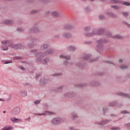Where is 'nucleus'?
I'll return each mask as SVG.
<instances>
[{"label":"nucleus","instance_id":"nucleus-22","mask_svg":"<svg viewBox=\"0 0 130 130\" xmlns=\"http://www.w3.org/2000/svg\"><path fill=\"white\" fill-rule=\"evenodd\" d=\"M32 28L35 30V33H38L41 31V29L37 27V25H35V26L32 27Z\"/></svg>","mask_w":130,"mask_h":130},{"label":"nucleus","instance_id":"nucleus-58","mask_svg":"<svg viewBox=\"0 0 130 130\" xmlns=\"http://www.w3.org/2000/svg\"><path fill=\"white\" fill-rule=\"evenodd\" d=\"M118 61H119V62L121 63L122 62V59H119V60Z\"/></svg>","mask_w":130,"mask_h":130},{"label":"nucleus","instance_id":"nucleus-14","mask_svg":"<svg viewBox=\"0 0 130 130\" xmlns=\"http://www.w3.org/2000/svg\"><path fill=\"white\" fill-rule=\"evenodd\" d=\"M76 49V48L75 47V46L73 45H70L68 46V47L67 48V50L71 52L75 51Z\"/></svg>","mask_w":130,"mask_h":130},{"label":"nucleus","instance_id":"nucleus-37","mask_svg":"<svg viewBox=\"0 0 130 130\" xmlns=\"http://www.w3.org/2000/svg\"><path fill=\"white\" fill-rule=\"evenodd\" d=\"M113 38L114 39H120L121 38V37H120V36H119L118 35H117L116 36H114V37H113Z\"/></svg>","mask_w":130,"mask_h":130},{"label":"nucleus","instance_id":"nucleus-33","mask_svg":"<svg viewBox=\"0 0 130 130\" xmlns=\"http://www.w3.org/2000/svg\"><path fill=\"white\" fill-rule=\"evenodd\" d=\"M23 31H24V28H23L19 27L17 28V31L23 32Z\"/></svg>","mask_w":130,"mask_h":130},{"label":"nucleus","instance_id":"nucleus-35","mask_svg":"<svg viewBox=\"0 0 130 130\" xmlns=\"http://www.w3.org/2000/svg\"><path fill=\"white\" fill-rule=\"evenodd\" d=\"M62 86L57 87V92H61L62 91Z\"/></svg>","mask_w":130,"mask_h":130},{"label":"nucleus","instance_id":"nucleus-26","mask_svg":"<svg viewBox=\"0 0 130 130\" xmlns=\"http://www.w3.org/2000/svg\"><path fill=\"white\" fill-rule=\"evenodd\" d=\"M34 47H35V45L34 44V42H31L27 45V48H29L30 49Z\"/></svg>","mask_w":130,"mask_h":130},{"label":"nucleus","instance_id":"nucleus-25","mask_svg":"<svg viewBox=\"0 0 130 130\" xmlns=\"http://www.w3.org/2000/svg\"><path fill=\"white\" fill-rule=\"evenodd\" d=\"M111 8H112V9H113L116 10H118L120 9V7H119V6H116V5L111 6Z\"/></svg>","mask_w":130,"mask_h":130},{"label":"nucleus","instance_id":"nucleus-12","mask_svg":"<svg viewBox=\"0 0 130 130\" xmlns=\"http://www.w3.org/2000/svg\"><path fill=\"white\" fill-rule=\"evenodd\" d=\"M48 83V80H46L45 78H41L40 80V84L41 85H44Z\"/></svg>","mask_w":130,"mask_h":130},{"label":"nucleus","instance_id":"nucleus-8","mask_svg":"<svg viewBox=\"0 0 130 130\" xmlns=\"http://www.w3.org/2000/svg\"><path fill=\"white\" fill-rule=\"evenodd\" d=\"M19 95L20 98L26 97L27 95V91L25 89H21L19 90Z\"/></svg>","mask_w":130,"mask_h":130},{"label":"nucleus","instance_id":"nucleus-31","mask_svg":"<svg viewBox=\"0 0 130 130\" xmlns=\"http://www.w3.org/2000/svg\"><path fill=\"white\" fill-rule=\"evenodd\" d=\"M90 29H91L90 26H86L84 28L85 31L86 32L90 31Z\"/></svg>","mask_w":130,"mask_h":130},{"label":"nucleus","instance_id":"nucleus-20","mask_svg":"<svg viewBox=\"0 0 130 130\" xmlns=\"http://www.w3.org/2000/svg\"><path fill=\"white\" fill-rule=\"evenodd\" d=\"M90 58V54H85L84 56H83V59L85 60H88Z\"/></svg>","mask_w":130,"mask_h":130},{"label":"nucleus","instance_id":"nucleus-6","mask_svg":"<svg viewBox=\"0 0 130 130\" xmlns=\"http://www.w3.org/2000/svg\"><path fill=\"white\" fill-rule=\"evenodd\" d=\"M20 113V107H15L12 109V110L10 112V114L12 116L18 115Z\"/></svg>","mask_w":130,"mask_h":130},{"label":"nucleus","instance_id":"nucleus-60","mask_svg":"<svg viewBox=\"0 0 130 130\" xmlns=\"http://www.w3.org/2000/svg\"><path fill=\"white\" fill-rule=\"evenodd\" d=\"M108 63H109L110 64H113V63H112V62H111V61H108Z\"/></svg>","mask_w":130,"mask_h":130},{"label":"nucleus","instance_id":"nucleus-40","mask_svg":"<svg viewBox=\"0 0 130 130\" xmlns=\"http://www.w3.org/2000/svg\"><path fill=\"white\" fill-rule=\"evenodd\" d=\"M122 14H123V16H124L125 17H126L128 16V13L127 12H123L122 13Z\"/></svg>","mask_w":130,"mask_h":130},{"label":"nucleus","instance_id":"nucleus-43","mask_svg":"<svg viewBox=\"0 0 130 130\" xmlns=\"http://www.w3.org/2000/svg\"><path fill=\"white\" fill-rule=\"evenodd\" d=\"M58 76H61V73H55V74H52V76H54V77H56Z\"/></svg>","mask_w":130,"mask_h":130},{"label":"nucleus","instance_id":"nucleus-45","mask_svg":"<svg viewBox=\"0 0 130 130\" xmlns=\"http://www.w3.org/2000/svg\"><path fill=\"white\" fill-rule=\"evenodd\" d=\"M69 64V62H68V61H64V62H63V64H64L66 66H68Z\"/></svg>","mask_w":130,"mask_h":130},{"label":"nucleus","instance_id":"nucleus-57","mask_svg":"<svg viewBox=\"0 0 130 130\" xmlns=\"http://www.w3.org/2000/svg\"><path fill=\"white\" fill-rule=\"evenodd\" d=\"M21 70H24V68L23 67H20Z\"/></svg>","mask_w":130,"mask_h":130},{"label":"nucleus","instance_id":"nucleus-51","mask_svg":"<svg viewBox=\"0 0 130 130\" xmlns=\"http://www.w3.org/2000/svg\"><path fill=\"white\" fill-rule=\"evenodd\" d=\"M37 13V11L36 10H34L32 11H31V14H36Z\"/></svg>","mask_w":130,"mask_h":130},{"label":"nucleus","instance_id":"nucleus-32","mask_svg":"<svg viewBox=\"0 0 130 130\" xmlns=\"http://www.w3.org/2000/svg\"><path fill=\"white\" fill-rule=\"evenodd\" d=\"M29 33L30 34V33H37V32H35V29H34V28L31 27L29 29Z\"/></svg>","mask_w":130,"mask_h":130},{"label":"nucleus","instance_id":"nucleus-3","mask_svg":"<svg viewBox=\"0 0 130 130\" xmlns=\"http://www.w3.org/2000/svg\"><path fill=\"white\" fill-rule=\"evenodd\" d=\"M108 42L106 39H99L96 41V51L99 53L103 52V44Z\"/></svg>","mask_w":130,"mask_h":130},{"label":"nucleus","instance_id":"nucleus-39","mask_svg":"<svg viewBox=\"0 0 130 130\" xmlns=\"http://www.w3.org/2000/svg\"><path fill=\"white\" fill-rule=\"evenodd\" d=\"M111 129L112 130H120V128L118 127H113L111 128Z\"/></svg>","mask_w":130,"mask_h":130},{"label":"nucleus","instance_id":"nucleus-36","mask_svg":"<svg viewBox=\"0 0 130 130\" xmlns=\"http://www.w3.org/2000/svg\"><path fill=\"white\" fill-rule=\"evenodd\" d=\"M117 103L115 102H113L110 103V106H115V105H116Z\"/></svg>","mask_w":130,"mask_h":130},{"label":"nucleus","instance_id":"nucleus-29","mask_svg":"<svg viewBox=\"0 0 130 130\" xmlns=\"http://www.w3.org/2000/svg\"><path fill=\"white\" fill-rule=\"evenodd\" d=\"M70 28H72V26H71L69 24H66L64 25V29H70Z\"/></svg>","mask_w":130,"mask_h":130},{"label":"nucleus","instance_id":"nucleus-19","mask_svg":"<svg viewBox=\"0 0 130 130\" xmlns=\"http://www.w3.org/2000/svg\"><path fill=\"white\" fill-rule=\"evenodd\" d=\"M123 2L121 0H111V4H121Z\"/></svg>","mask_w":130,"mask_h":130},{"label":"nucleus","instance_id":"nucleus-38","mask_svg":"<svg viewBox=\"0 0 130 130\" xmlns=\"http://www.w3.org/2000/svg\"><path fill=\"white\" fill-rule=\"evenodd\" d=\"M68 129L69 130H79V129H77L75 127H72V126H70L68 128Z\"/></svg>","mask_w":130,"mask_h":130},{"label":"nucleus","instance_id":"nucleus-41","mask_svg":"<svg viewBox=\"0 0 130 130\" xmlns=\"http://www.w3.org/2000/svg\"><path fill=\"white\" fill-rule=\"evenodd\" d=\"M41 102V101L40 100H37V101H35V102H34V104H35V105H38L39 104V103Z\"/></svg>","mask_w":130,"mask_h":130},{"label":"nucleus","instance_id":"nucleus-63","mask_svg":"<svg viewBox=\"0 0 130 130\" xmlns=\"http://www.w3.org/2000/svg\"><path fill=\"white\" fill-rule=\"evenodd\" d=\"M90 2H93L95 0H90Z\"/></svg>","mask_w":130,"mask_h":130},{"label":"nucleus","instance_id":"nucleus-7","mask_svg":"<svg viewBox=\"0 0 130 130\" xmlns=\"http://www.w3.org/2000/svg\"><path fill=\"white\" fill-rule=\"evenodd\" d=\"M110 122H111L110 119H105L100 122H95V124L103 126V125H106L107 123H109Z\"/></svg>","mask_w":130,"mask_h":130},{"label":"nucleus","instance_id":"nucleus-24","mask_svg":"<svg viewBox=\"0 0 130 130\" xmlns=\"http://www.w3.org/2000/svg\"><path fill=\"white\" fill-rule=\"evenodd\" d=\"M76 65V67H78L80 68H82L83 67L82 62H81V61H79V62H77Z\"/></svg>","mask_w":130,"mask_h":130},{"label":"nucleus","instance_id":"nucleus-47","mask_svg":"<svg viewBox=\"0 0 130 130\" xmlns=\"http://www.w3.org/2000/svg\"><path fill=\"white\" fill-rule=\"evenodd\" d=\"M128 112L125 111V110L121 111V114H128Z\"/></svg>","mask_w":130,"mask_h":130},{"label":"nucleus","instance_id":"nucleus-50","mask_svg":"<svg viewBox=\"0 0 130 130\" xmlns=\"http://www.w3.org/2000/svg\"><path fill=\"white\" fill-rule=\"evenodd\" d=\"M21 58H20V57H14V60H20Z\"/></svg>","mask_w":130,"mask_h":130},{"label":"nucleus","instance_id":"nucleus-28","mask_svg":"<svg viewBox=\"0 0 130 130\" xmlns=\"http://www.w3.org/2000/svg\"><path fill=\"white\" fill-rule=\"evenodd\" d=\"M71 95H72V92H66V93H64V97L69 98L70 96Z\"/></svg>","mask_w":130,"mask_h":130},{"label":"nucleus","instance_id":"nucleus-30","mask_svg":"<svg viewBox=\"0 0 130 130\" xmlns=\"http://www.w3.org/2000/svg\"><path fill=\"white\" fill-rule=\"evenodd\" d=\"M119 68L121 70H125L126 69H127V66H125V65H121V66H119Z\"/></svg>","mask_w":130,"mask_h":130},{"label":"nucleus","instance_id":"nucleus-23","mask_svg":"<svg viewBox=\"0 0 130 130\" xmlns=\"http://www.w3.org/2000/svg\"><path fill=\"white\" fill-rule=\"evenodd\" d=\"M116 4H122L124 6H130V3L127 2H123L121 3H115Z\"/></svg>","mask_w":130,"mask_h":130},{"label":"nucleus","instance_id":"nucleus-64","mask_svg":"<svg viewBox=\"0 0 130 130\" xmlns=\"http://www.w3.org/2000/svg\"><path fill=\"white\" fill-rule=\"evenodd\" d=\"M86 11H87V8H86Z\"/></svg>","mask_w":130,"mask_h":130},{"label":"nucleus","instance_id":"nucleus-11","mask_svg":"<svg viewBox=\"0 0 130 130\" xmlns=\"http://www.w3.org/2000/svg\"><path fill=\"white\" fill-rule=\"evenodd\" d=\"M59 57H60L61 59H64L67 60L70 59V55H67L65 54H61L60 56H59Z\"/></svg>","mask_w":130,"mask_h":130},{"label":"nucleus","instance_id":"nucleus-54","mask_svg":"<svg viewBox=\"0 0 130 130\" xmlns=\"http://www.w3.org/2000/svg\"><path fill=\"white\" fill-rule=\"evenodd\" d=\"M95 61H96V59H93V60H90V62H94Z\"/></svg>","mask_w":130,"mask_h":130},{"label":"nucleus","instance_id":"nucleus-48","mask_svg":"<svg viewBox=\"0 0 130 130\" xmlns=\"http://www.w3.org/2000/svg\"><path fill=\"white\" fill-rule=\"evenodd\" d=\"M123 24H125L126 25V26H127V27L130 28V24H128L127 23H126V22L124 21L123 22Z\"/></svg>","mask_w":130,"mask_h":130},{"label":"nucleus","instance_id":"nucleus-27","mask_svg":"<svg viewBox=\"0 0 130 130\" xmlns=\"http://www.w3.org/2000/svg\"><path fill=\"white\" fill-rule=\"evenodd\" d=\"M77 118V114L75 113H72V119H75Z\"/></svg>","mask_w":130,"mask_h":130},{"label":"nucleus","instance_id":"nucleus-4","mask_svg":"<svg viewBox=\"0 0 130 130\" xmlns=\"http://www.w3.org/2000/svg\"><path fill=\"white\" fill-rule=\"evenodd\" d=\"M103 32H104V28L94 29L91 32H86L84 35L87 37H91L95 35H101Z\"/></svg>","mask_w":130,"mask_h":130},{"label":"nucleus","instance_id":"nucleus-15","mask_svg":"<svg viewBox=\"0 0 130 130\" xmlns=\"http://www.w3.org/2000/svg\"><path fill=\"white\" fill-rule=\"evenodd\" d=\"M3 24L11 25L13 24V21L12 20H5L3 21Z\"/></svg>","mask_w":130,"mask_h":130},{"label":"nucleus","instance_id":"nucleus-1","mask_svg":"<svg viewBox=\"0 0 130 130\" xmlns=\"http://www.w3.org/2000/svg\"><path fill=\"white\" fill-rule=\"evenodd\" d=\"M52 53H54V50L50 49L44 52H41L36 53V55H35V57L36 58V61L46 64V63L49 61V59L48 58H44L46 55L52 54Z\"/></svg>","mask_w":130,"mask_h":130},{"label":"nucleus","instance_id":"nucleus-53","mask_svg":"<svg viewBox=\"0 0 130 130\" xmlns=\"http://www.w3.org/2000/svg\"><path fill=\"white\" fill-rule=\"evenodd\" d=\"M111 33L107 34V37H111Z\"/></svg>","mask_w":130,"mask_h":130},{"label":"nucleus","instance_id":"nucleus-42","mask_svg":"<svg viewBox=\"0 0 130 130\" xmlns=\"http://www.w3.org/2000/svg\"><path fill=\"white\" fill-rule=\"evenodd\" d=\"M37 51H38V50H37V49H34V50H31L30 51V52L31 53H36V52H37Z\"/></svg>","mask_w":130,"mask_h":130},{"label":"nucleus","instance_id":"nucleus-61","mask_svg":"<svg viewBox=\"0 0 130 130\" xmlns=\"http://www.w3.org/2000/svg\"><path fill=\"white\" fill-rule=\"evenodd\" d=\"M106 110V108H104V112H105V111Z\"/></svg>","mask_w":130,"mask_h":130},{"label":"nucleus","instance_id":"nucleus-46","mask_svg":"<svg viewBox=\"0 0 130 130\" xmlns=\"http://www.w3.org/2000/svg\"><path fill=\"white\" fill-rule=\"evenodd\" d=\"M124 126L125 127H129L130 128V122H128L127 123H126L124 124Z\"/></svg>","mask_w":130,"mask_h":130},{"label":"nucleus","instance_id":"nucleus-34","mask_svg":"<svg viewBox=\"0 0 130 130\" xmlns=\"http://www.w3.org/2000/svg\"><path fill=\"white\" fill-rule=\"evenodd\" d=\"M11 63H12V61L5 60V61H4V63H5V64H7Z\"/></svg>","mask_w":130,"mask_h":130},{"label":"nucleus","instance_id":"nucleus-52","mask_svg":"<svg viewBox=\"0 0 130 130\" xmlns=\"http://www.w3.org/2000/svg\"><path fill=\"white\" fill-rule=\"evenodd\" d=\"M44 109H48V105H44Z\"/></svg>","mask_w":130,"mask_h":130},{"label":"nucleus","instance_id":"nucleus-49","mask_svg":"<svg viewBox=\"0 0 130 130\" xmlns=\"http://www.w3.org/2000/svg\"><path fill=\"white\" fill-rule=\"evenodd\" d=\"M31 120V118L30 117L26 118V119H24L25 121H30Z\"/></svg>","mask_w":130,"mask_h":130},{"label":"nucleus","instance_id":"nucleus-56","mask_svg":"<svg viewBox=\"0 0 130 130\" xmlns=\"http://www.w3.org/2000/svg\"><path fill=\"white\" fill-rule=\"evenodd\" d=\"M55 37L56 38H59V35H56V36H55Z\"/></svg>","mask_w":130,"mask_h":130},{"label":"nucleus","instance_id":"nucleus-13","mask_svg":"<svg viewBox=\"0 0 130 130\" xmlns=\"http://www.w3.org/2000/svg\"><path fill=\"white\" fill-rule=\"evenodd\" d=\"M49 47V45L47 43H44L41 45L40 49L42 50H45Z\"/></svg>","mask_w":130,"mask_h":130},{"label":"nucleus","instance_id":"nucleus-21","mask_svg":"<svg viewBox=\"0 0 130 130\" xmlns=\"http://www.w3.org/2000/svg\"><path fill=\"white\" fill-rule=\"evenodd\" d=\"M59 15V13L57 11H54L51 13V15L55 17H58V15Z\"/></svg>","mask_w":130,"mask_h":130},{"label":"nucleus","instance_id":"nucleus-44","mask_svg":"<svg viewBox=\"0 0 130 130\" xmlns=\"http://www.w3.org/2000/svg\"><path fill=\"white\" fill-rule=\"evenodd\" d=\"M99 19H100V20H103L105 19V16H104L103 15H100Z\"/></svg>","mask_w":130,"mask_h":130},{"label":"nucleus","instance_id":"nucleus-10","mask_svg":"<svg viewBox=\"0 0 130 130\" xmlns=\"http://www.w3.org/2000/svg\"><path fill=\"white\" fill-rule=\"evenodd\" d=\"M54 114V112H50V111H45L43 113H42L41 114H35V115L37 116H45V115H52Z\"/></svg>","mask_w":130,"mask_h":130},{"label":"nucleus","instance_id":"nucleus-59","mask_svg":"<svg viewBox=\"0 0 130 130\" xmlns=\"http://www.w3.org/2000/svg\"><path fill=\"white\" fill-rule=\"evenodd\" d=\"M107 14L110 15V16H112V13H108Z\"/></svg>","mask_w":130,"mask_h":130},{"label":"nucleus","instance_id":"nucleus-9","mask_svg":"<svg viewBox=\"0 0 130 130\" xmlns=\"http://www.w3.org/2000/svg\"><path fill=\"white\" fill-rule=\"evenodd\" d=\"M10 120H11V122H12V123H19L21 122V119L16 118L14 117L10 118Z\"/></svg>","mask_w":130,"mask_h":130},{"label":"nucleus","instance_id":"nucleus-62","mask_svg":"<svg viewBox=\"0 0 130 130\" xmlns=\"http://www.w3.org/2000/svg\"><path fill=\"white\" fill-rule=\"evenodd\" d=\"M112 116H114V117H115V116H116V115H112Z\"/></svg>","mask_w":130,"mask_h":130},{"label":"nucleus","instance_id":"nucleus-5","mask_svg":"<svg viewBox=\"0 0 130 130\" xmlns=\"http://www.w3.org/2000/svg\"><path fill=\"white\" fill-rule=\"evenodd\" d=\"M61 122L62 118L58 117L52 118L51 121V124L53 125H57L61 124Z\"/></svg>","mask_w":130,"mask_h":130},{"label":"nucleus","instance_id":"nucleus-16","mask_svg":"<svg viewBox=\"0 0 130 130\" xmlns=\"http://www.w3.org/2000/svg\"><path fill=\"white\" fill-rule=\"evenodd\" d=\"M14 127L12 126H7L3 127L1 130H13Z\"/></svg>","mask_w":130,"mask_h":130},{"label":"nucleus","instance_id":"nucleus-2","mask_svg":"<svg viewBox=\"0 0 130 130\" xmlns=\"http://www.w3.org/2000/svg\"><path fill=\"white\" fill-rule=\"evenodd\" d=\"M2 45H2L0 47V50L3 51H7L9 49V47L13 48L14 49H24V46L20 44H13L12 42L9 40H4L2 41Z\"/></svg>","mask_w":130,"mask_h":130},{"label":"nucleus","instance_id":"nucleus-17","mask_svg":"<svg viewBox=\"0 0 130 130\" xmlns=\"http://www.w3.org/2000/svg\"><path fill=\"white\" fill-rule=\"evenodd\" d=\"M118 95H119V96H123V97H125L126 98H130V95L129 94L124 93L122 92H119V93H118Z\"/></svg>","mask_w":130,"mask_h":130},{"label":"nucleus","instance_id":"nucleus-55","mask_svg":"<svg viewBox=\"0 0 130 130\" xmlns=\"http://www.w3.org/2000/svg\"><path fill=\"white\" fill-rule=\"evenodd\" d=\"M0 101L5 102V100L4 99H0Z\"/></svg>","mask_w":130,"mask_h":130},{"label":"nucleus","instance_id":"nucleus-18","mask_svg":"<svg viewBox=\"0 0 130 130\" xmlns=\"http://www.w3.org/2000/svg\"><path fill=\"white\" fill-rule=\"evenodd\" d=\"M62 36L63 37V38H69L72 37V35H71L70 34L69 32H64L63 33Z\"/></svg>","mask_w":130,"mask_h":130}]
</instances>
